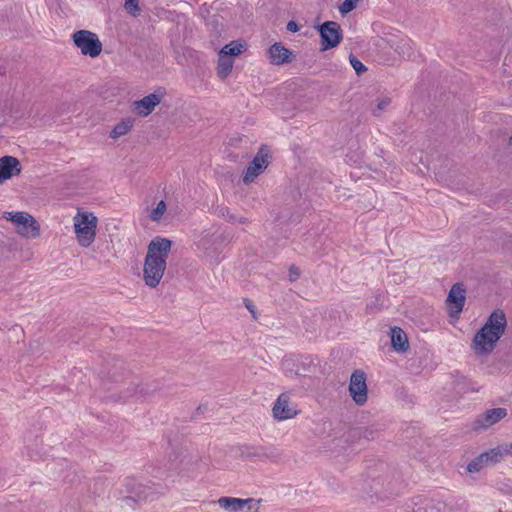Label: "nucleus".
Segmentation results:
<instances>
[{
  "label": "nucleus",
  "instance_id": "1",
  "mask_svg": "<svg viewBox=\"0 0 512 512\" xmlns=\"http://www.w3.org/2000/svg\"><path fill=\"white\" fill-rule=\"evenodd\" d=\"M172 241L160 236L150 241L143 267V280L150 288L160 283L166 270V261L171 252Z\"/></svg>",
  "mask_w": 512,
  "mask_h": 512
},
{
  "label": "nucleus",
  "instance_id": "2",
  "mask_svg": "<svg viewBox=\"0 0 512 512\" xmlns=\"http://www.w3.org/2000/svg\"><path fill=\"white\" fill-rule=\"evenodd\" d=\"M506 328L507 318L504 311L495 309L473 338L472 348L474 352L479 356L490 354L504 335Z\"/></svg>",
  "mask_w": 512,
  "mask_h": 512
},
{
  "label": "nucleus",
  "instance_id": "3",
  "mask_svg": "<svg viewBox=\"0 0 512 512\" xmlns=\"http://www.w3.org/2000/svg\"><path fill=\"white\" fill-rule=\"evenodd\" d=\"M98 219L93 213H79L74 218V228L78 243L89 247L95 240Z\"/></svg>",
  "mask_w": 512,
  "mask_h": 512
},
{
  "label": "nucleus",
  "instance_id": "4",
  "mask_svg": "<svg viewBox=\"0 0 512 512\" xmlns=\"http://www.w3.org/2000/svg\"><path fill=\"white\" fill-rule=\"evenodd\" d=\"M512 453V443L503 444L496 448H492L489 451H485L475 457L467 465V471L469 473H477L481 471L485 466L489 464H495L501 461L503 456Z\"/></svg>",
  "mask_w": 512,
  "mask_h": 512
},
{
  "label": "nucleus",
  "instance_id": "5",
  "mask_svg": "<svg viewBox=\"0 0 512 512\" xmlns=\"http://www.w3.org/2000/svg\"><path fill=\"white\" fill-rule=\"evenodd\" d=\"M72 39L81 53L91 58L98 57L102 52V42L98 36L89 30H78L72 34Z\"/></svg>",
  "mask_w": 512,
  "mask_h": 512
},
{
  "label": "nucleus",
  "instance_id": "6",
  "mask_svg": "<svg viewBox=\"0 0 512 512\" xmlns=\"http://www.w3.org/2000/svg\"><path fill=\"white\" fill-rule=\"evenodd\" d=\"M4 218L13 222L17 232L28 238H36L40 235V227L32 215L27 212H5Z\"/></svg>",
  "mask_w": 512,
  "mask_h": 512
},
{
  "label": "nucleus",
  "instance_id": "7",
  "mask_svg": "<svg viewBox=\"0 0 512 512\" xmlns=\"http://www.w3.org/2000/svg\"><path fill=\"white\" fill-rule=\"evenodd\" d=\"M318 31L321 38V51L338 46L343 39L341 26L335 21L324 22L319 25Z\"/></svg>",
  "mask_w": 512,
  "mask_h": 512
},
{
  "label": "nucleus",
  "instance_id": "8",
  "mask_svg": "<svg viewBox=\"0 0 512 512\" xmlns=\"http://www.w3.org/2000/svg\"><path fill=\"white\" fill-rule=\"evenodd\" d=\"M269 157V149L262 146L247 167L246 173L243 177L244 183L249 184L253 182L254 179L267 168L269 164Z\"/></svg>",
  "mask_w": 512,
  "mask_h": 512
},
{
  "label": "nucleus",
  "instance_id": "9",
  "mask_svg": "<svg viewBox=\"0 0 512 512\" xmlns=\"http://www.w3.org/2000/svg\"><path fill=\"white\" fill-rule=\"evenodd\" d=\"M349 392L357 405L362 406L367 402L368 389L366 384V374L363 371L355 370L352 373L349 383Z\"/></svg>",
  "mask_w": 512,
  "mask_h": 512
},
{
  "label": "nucleus",
  "instance_id": "10",
  "mask_svg": "<svg viewBox=\"0 0 512 512\" xmlns=\"http://www.w3.org/2000/svg\"><path fill=\"white\" fill-rule=\"evenodd\" d=\"M272 412L274 418L279 421L291 419L299 413L297 406L291 404L290 396L287 393H282L278 396Z\"/></svg>",
  "mask_w": 512,
  "mask_h": 512
},
{
  "label": "nucleus",
  "instance_id": "11",
  "mask_svg": "<svg viewBox=\"0 0 512 512\" xmlns=\"http://www.w3.org/2000/svg\"><path fill=\"white\" fill-rule=\"evenodd\" d=\"M164 93V90L159 88L142 99L135 101L133 105L137 114L141 117L150 115L154 111L155 107L161 102Z\"/></svg>",
  "mask_w": 512,
  "mask_h": 512
},
{
  "label": "nucleus",
  "instance_id": "12",
  "mask_svg": "<svg viewBox=\"0 0 512 512\" xmlns=\"http://www.w3.org/2000/svg\"><path fill=\"white\" fill-rule=\"evenodd\" d=\"M465 294L466 289L462 283H455L451 287L446 299L447 304L451 308V317H457L463 310L466 301Z\"/></svg>",
  "mask_w": 512,
  "mask_h": 512
},
{
  "label": "nucleus",
  "instance_id": "13",
  "mask_svg": "<svg viewBox=\"0 0 512 512\" xmlns=\"http://www.w3.org/2000/svg\"><path fill=\"white\" fill-rule=\"evenodd\" d=\"M507 416L505 408H493L479 415L472 424L475 431L487 429Z\"/></svg>",
  "mask_w": 512,
  "mask_h": 512
},
{
  "label": "nucleus",
  "instance_id": "14",
  "mask_svg": "<svg viewBox=\"0 0 512 512\" xmlns=\"http://www.w3.org/2000/svg\"><path fill=\"white\" fill-rule=\"evenodd\" d=\"M21 171L22 165L16 157L6 155L0 158V184L20 175Z\"/></svg>",
  "mask_w": 512,
  "mask_h": 512
},
{
  "label": "nucleus",
  "instance_id": "15",
  "mask_svg": "<svg viewBox=\"0 0 512 512\" xmlns=\"http://www.w3.org/2000/svg\"><path fill=\"white\" fill-rule=\"evenodd\" d=\"M253 498L241 499L235 497H220L218 499V504L221 508L228 510L230 512H239L243 511V509L248 506V510L252 509V504L254 503Z\"/></svg>",
  "mask_w": 512,
  "mask_h": 512
},
{
  "label": "nucleus",
  "instance_id": "16",
  "mask_svg": "<svg viewBox=\"0 0 512 512\" xmlns=\"http://www.w3.org/2000/svg\"><path fill=\"white\" fill-rule=\"evenodd\" d=\"M270 62L274 65H283L292 61L291 50L285 48L282 43L276 42L268 49Z\"/></svg>",
  "mask_w": 512,
  "mask_h": 512
},
{
  "label": "nucleus",
  "instance_id": "17",
  "mask_svg": "<svg viewBox=\"0 0 512 512\" xmlns=\"http://www.w3.org/2000/svg\"><path fill=\"white\" fill-rule=\"evenodd\" d=\"M391 345L397 352H406L409 349L407 335L400 327L391 328Z\"/></svg>",
  "mask_w": 512,
  "mask_h": 512
},
{
  "label": "nucleus",
  "instance_id": "18",
  "mask_svg": "<svg viewBox=\"0 0 512 512\" xmlns=\"http://www.w3.org/2000/svg\"><path fill=\"white\" fill-rule=\"evenodd\" d=\"M125 487L128 493L130 495L128 498L131 499H138V500H144L146 498L145 490L146 488L141 485L140 483H137L135 479L128 478L125 482Z\"/></svg>",
  "mask_w": 512,
  "mask_h": 512
},
{
  "label": "nucleus",
  "instance_id": "19",
  "mask_svg": "<svg viewBox=\"0 0 512 512\" xmlns=\"http://www.w3.org/2000/svg\"><path fill=\"white\" fill-rule=\"evenodd\" d=\"M395 52L403 59H411L414 55V47L411 39L403 38L395 43Z\"/></svg>",
  "mask_w": 512,
  "mask_h": 512
},
{
  "label": "nucleus",
  "instance_id": "20",
  "mask_svg": "<svg viewBox=\"0 0 512 512\" xmlns=\"http://www.w3.org/2000/svg\"><path fill=\"white\" fill-rule=\"evenodd\" d=\"M234 60L231 57L218 54L217 74L221 79H225L232 71Z\"/></svg>",
  "mask_w": 512,
  "mask_h": 512
},
{
  "label": "nucleus",
  "instance_id": "21",
  "mask_svg": "<svg viewBox=\"0 0 512 512\" xmlns=\"http://www.w3.org/2000/svg\"><path fill=\"white\" fill-rule=\"evenodd\" d=\"M440 506V503L436 504L432 500L419 499L418 502H415L413 512H441Z\"/></svg>",
  "mask_w": 512,
  "mask_h": 512
},
{
  "label": "nucleus",
  "instance_id": "22",
  "mask_svg": "<svg viewBox=\"0 0 512 512\" xmlns=\"http://www.w3.org/2000/svg\"><path fill=\"white\" fill-rule=\"evenodd\" d=\"M133 127V120L125 119L119 122L110 132L112 139H117L121 136L126 135Z\"/></svg>",
  "mask_w": 512,
  "mask_h": 512
},
{
  "label": "nucleus",
  "instance_id": "23",
  "mask_svg": "<svg viewBox=\"0 0 512 512\" xmlns=\"http://www.w3.org/2000/svg\"><path fill=\"white\" fill-rule=\"evenodd\" d=\"M242 44H239L235 41L225 45L219 52V54L228 56L233 58V56H238L242 52Z\"/></svg>",
  "mask_w": 512,
  "mask_h": 512
},
{
  "label": "nucleus",
  "instance_id": "24",
  "mask_svg": "<svg viewBox=\"0 0 512 512\" xmlns=\"http://www.w3.org/2000/svg\"><path fill=\"white\" fill-rule=\"evenodd\" d=\"M167 209L165 201L161 200L158 202L157 206L151 211L150 219L152 221L158 222L161 220L163 214Z\"/></svg>",
  "mask_w": 512,
  "mask_h": 512
},
{
  "label": "nucleus",
  "instance_id": "25",
  "mask_svg": "<svg viewBox=\"0 0 512 512\" xmlns=\"http://www.w3.org/2000/svg\"><path fill=\"white\" fill-rule=\"evenodd\" d=\"M242 456L246 458H259L262 459L266 457V453L264 452L263 448H247V452L242 451Z\"/></svg>",
  "mask_w": 512,
  "mask_h": 512
},
{
  "label": "nucleus",
  "instance_id": "26",
  "mask_svg": "<svg viewBox=\"0 0 512 512\" xmlns=\"http://www.w3.org/2000/svg\"><path fill=\"white\" fill-rule=\"evenodd\" d=\"M220 214L224 217H227L228 221L232 222V223H235V222H239V223H247V219L244 218V217H238L234 214H231L229 209L227 207H223L220 209Z\"/></svg>",
  "mask_w": 512,
  "mask_h": 512
},
{
  "label": "nucleus",
  "instance_id": "27",
  "mask_svg": "<svg viewBox=\"0 0 512 512\" xmlns=\"http://www.w3.org/2000/svg\"><path fill=\"white\" fill-rule=\"evenodd\" d=\"M138 2L139 0H125L124 7L128 13H130L133 16H136L139 14L140 11Z\"/></svg>",
  "mask_w": 512,
  "mask_h": 512
},
{
  "label": "nucleus",
  "instance_id": "28",
  "mask_svg": "<svg viewBox=\"0 0 512 512\" xmlns=\"http://www.w3.org/2000/svg\"><path fill=\"white\" fill-rule=\"evenodd\" d=\"M350 64L358 75L367 70V67L354 55H350Z\"/></svg>",
  "mask_w": 512,
  "mask_h": 512
},
{
  "label": "nucleus",
  "instance_id": "29",
  "mask_svg": "<svg viewBox=\"0 0 512 512\" xmlns=\"http://www.w3.org/2000/svg\"><path fill=\"white\" fill-rule=\"evenodd\" d=\"M155 388L153 389V391ZM152 392L151 389H149V386L147 384H138L133 391L132 395L140 396V397H146Z\"/></svg>",
  "mask_w": 512,
  "mask_h": 512
},
{
  "label": "nucleus",
  "instance_id": "30",
  "mask_svg": "<svg viewBox=\"0 0 512 512\" xmlns=\"http://www.w3.org/2000/svg\"><path fill=\"white\" fill-rule=\"evenodd\" d=\"M123 364L124 362L121 359H113V364L111 365V369H109L108 374L115 381L117 380V371L123 367Z\"/></svg>",
  "mask_w": 512,
  "mask_h": 512
},
{
  "label": "nucleus",
  "instance_id": "31",
  "mask_svg": "<svg viewBox=\"0 0 512 512\" xmlns=\"http://www.w3.org/2000/svg\"><path fill=\"white\" fill-rule=\"evenodd\" d=\"M357 1L358 0H344L339 7L340 13L344 15L352 11L357 5Z\"/></svg>",
  "mask_w": 512,
  "mask_h": 512
},
{
  "label": "nucleus",
  "instance_id": "32",
  "mask_svg": "<svg viewBox=\"0 0 512 512\" xmlns=\"http://www.w3.org/2000/svg\"><path fill=\"white\" fill-rule=\"evenodd\" d=\"M377 431L371 428H365L361 436L367 440H374L376 438Z\"/></svg>",
  "mask_w": 512,
  "mask_h": 512
},
{
  "label": "nucleus",
  "instance_id": "33",
  "mask_svg": "<svg viewBox=\"0 0 512 512\" xmlns=\"http://www.w3.org/2000/svg\"><path fill=\"white\" fill-rule=\"evenodd\" d=\"M300 275V272H299V269L295 266V265H292L290 268H289V276H290V280L291 281H294L296 280Z\"/></svg>",
  "mask_w": 512,
  "mask_h": 512
},
{
  "label": "nucleus",
  "instance_id": "34",
  "mask_svg": "<svg viewBox=\"0 0 512 512\" xmlns=\"http://www.w3.org/2000/svg\"><path fill=\"white\" fill-rule=\"evenodd\" d=\"M286 29L289 32L296 33L300 30V26L295 21L291 20L287 23Z\"/></svg>",
  "mask_w": 512,
  "mask_h": 512
},
{
  "label": "nucleus",
  "instance_id": "35",
  "mask_svg": "<svg viewBox=\"0 0 512 512\" xmlns=\"http://www.w3.org/2000/svg\"><path fill=\"white\" fill-rule=\"evenodd\" d=\"M390 103H391L390 98H387V97H386V98H383V99H381V100L378 102V104H377V109H378L379 111L384 110V109H386V108L390 105Z\"/></svg>",
  "mask_w": 512,
  "mask_h": 512
},
{
  "label": "nucleus",
  "instance_id": "36",
  "mask_svg": "<svg viewBox=\"0 0 512 512\" xmlns=\"http://www.w3.org/2000/svg\"><path fill=\"white\" fill-rule=\"evenodd\" d=\"M244 303H245L246 308L253 315V317L256 318V307H255V305L249 299H244Z\"/></svg>",
  "mask_w": 512,
  "mask_h": 512
},
{
  "label": "nucleus",
  "instance_id": "37",
  "mask_svg": "<svg viewBox=\"0 0 512 512\" xmlns=\"http://www.w3.org/2000/svg\"><path fill=\"white\" fill-rule=\"evenodd\" d=\"M508 62H512V56H506L505 59H504V63H503V66H504V72L506 74H508L509 76H512V70L511 69H507L506 67H508Z\"/></svg>",
  "mask_w": 512,
  "mask_h": 512
},
{
  "label": "nucleus",
  "instance_id": "38",
  "mask_svg": "<svg viewBox=\"0 0 512 512\" xmlns=\"http://www.w3.org/2000/svg\"><path fill=\"white\" fill-rule=\"evenodd\" d=\"M509 145H512V136L509 138Z\"/></svg>",
  "mask_w": 512,
  "mask_h": 512
},
{
  "label": "nucleus",
  "instance_id": "39",
  "mask_svg": "<svg viewBox=\"0 0 512 512\" xmlns=\"http://www.w3.org/2000/svg\"><path fill=\"white\" fill-rule=\"evenodd\" d=\"M254 512H258V507L256 508V510Z\"/></svg>",
  "mask_w": 512,
  "mask_h": 512
}]
</instances>
